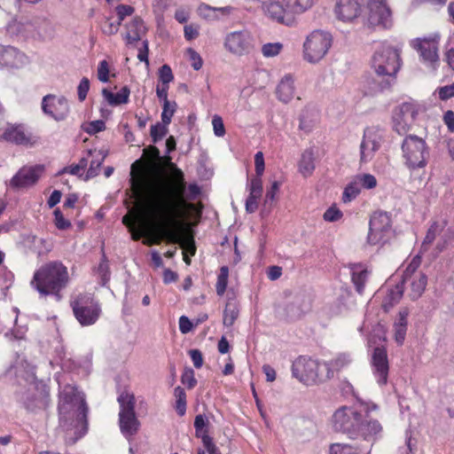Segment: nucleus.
<instances>
[{
    "label": "nucleus",
    "instance_id": "53",
    "mask_svg": "<svg viewBox=\"0 0 454 454\" xmlns=\"http://www.w3.org/2000/svg\"><path fill=\"white\" fill-rule=\"evenodd\" d=\"M53 215L55 217V225L59 230H67L71 226V223L65 219L62 212L59 208L54 210Z\"/></svg>",
    "mask_w": 454,
    "mask_h": 454
},
{
    "label": "nucleus",
    "instance_id": "59",
    "mask_svg": "<svg viewBox=\"0 0 454 454\" xmlns=\"http://www.w3.org/2000/svg\"><path fill=\"white\" fill-rule=\"evenodd\" d=\"M214 133L216 137H223L225 134V129L222 118L215 115L212 120Z\"/></svg>",
    "mask_w": 454,
    "mask_h": 454
},
{
    "label": "nucleus",
    "instance_id": "8",
    "mask_svg": "<svg viewBox=\"0 0 454 454\" xmlns=\"http://www.w3.org/2000/svg\"><path fill=\"white\" fill-rule=\"evenodd\" d=\"M120 404L119 427L121 433L127 438L134 436L139 430L140 422L135 412V396L132 393L122 392L118 396Z\"/></svg>",
    "mask_w": 454,
    "mask_h": 454
},
{
    "label": "nucleus",
    "instance_id": "45",
    "mask_svg": "<svg viewBox=\"0 0 454 454\" xmlns=\"http://www.w3.org/2000/svg\"><path fill=\"white\" fill-rule=\"evenodd\" d=\"M357 182H359V185L361 188L364 189H373L377 186V179L373 175L371 174H362L356 176Z\"/></svg>",
    "mask_w": 454,
    "mask_h": 454
},
{
    "label": "nucleus",
    "instance_id": "17",
    "mask_svg": "<svg viewBox=\"0 0 454 454\" xmlns=\"http://www.w3.org/2000/svg\"><path fill=\"white\" fill-rule=\"evenodd\" d=\"M43 171V167L41 165L24 166L6 183V185L13 191L27 189L38 182Z\"/></svg>",
    "mask_w": 454,
    "mask_h": 454
},
{
    "label": "nucleus",
    "instance_id": "52",
    "mask_svg": "<svg viewBox=\"0 0 454 454\" xmlns=\"http://www.w3.org/2000/svg\"><path fill=\"white\" fill-rule=\"evenodd\" d=\"M159 79L164 85H168L174 80V75L169 66L163 65L159 70Z\"/></svg>",
    "mask_w": 454,
    "mask_h": 454
},
{
    "label": "nucleus",
    "instance_id": "23",
    "mask_svg": "<svg viewBox=\"0 0 454 454\" xmlns=\"http://www.w3.org/2000/svg\"><path fill=\"white\" fill-rule=\"evenodd\" d=\"M372 373L379 385L383 386L387 382L389 371L387 353L384 347H377L372 355Z\"/></svg>",
    "mask_w": 454,
    "mask_h": 454
},
{
    "label": "nucleus",
    "instance_id": "25",
    "mask_svg": "<svg viewBox=\"0 0 454 454\" xmlns=\"http://www.w3.org/2000/svg\"><path fill=\"white\" fill-rule=\"evenodd\" d=\"M27 62V57L16 48L0 45V67L20 68Z\"/></svg>",
    "mask_w": 454,
    "mask_h": 454
},
{
    "label": "nucleus",
    "instance_id": "46",
    "mask_svg": "<svg viewBox=\"0 0 454 454\" xmlns=\"http://www.w3.org/2000/svg\"><path fill=\"white\" fill-rule=\"evenodd\" d=\"M121 24L119 20H112L110 18H106L101 24V30L105 35H114L118 32Z\"/></svg>",
    "mask_w": 454,
    "mask_h": 454
},
{
    "label": "nucleus",
    "instance_id": "37",
    "mask_svg": "<svg viewBox=\"0 0 454 454\" xmlns=\"http://www.w3.org/2000/svg\"><path fill=\"white\" fill-rule=\"evenodd\" d=\"M282 2L288 6L294 16L304 12L314 4V0H282Z\"/></svg>",
    "mask_w": 454,
    "mask_h": 454
},
{
    "label": "nucleus",
    "instance_id": "50",
    "mask_svg": "<svg viewBox=\"0 0 454 454\" xmlns=\"http://www.w3.org/2000/svg\"><path fill=\"white\" fill-rule=\"evenodd\" d=\"M198 14L207 20H217L215 7H211L207 4H200L198 8Z\"/></svg>",
    "mask_w": 454,
    "mask_h": 454
},
{
    "label": "nucleus",
    "instance_id": "21",
    "mask_svg": "<svg viewBox=\"0 0 454 454\" xmlns=\"http://www.w3.org/2000/svg\"><path fill=\"white\" fill-rule=\"evenodd\" d=\"M264 14L273 21L286 26L294 23V16L282 0H268L262 4Z\"/></svg>",
    "mask_w": 454,
    "mask_h": 454
},
{
    "label": "nucleus",
    "instance_id": "27",
    "mask_svg": "<svg viewBox=\"0 0 454 454\" xmlns=\"http://www.w3.org/2000/svg\"><path fill=\"white\" fill-rule=\"evenodd\" d=\"M446 225L447 221L445 219L433 221L421 244L419 254H424L428 251L430 246L435 240L436 237L443 231Z\"/></svg>",
    "mask_w": 454,
    "mask_h": 454
},
{
    "label": "nucleus",
    "instance_id": "7",
    "mask_svg": "<svg viewBox=\"0 0 454 454\" xmlns=\"http://www.w3.org/2000/svg\"><path fill=\"white\" fill-rule=\"evenodd\" d=\"M70 305L74 317L82 326L96 324L102 313L99 301L90 293L77 294Z\"/></svg>",
    "mask_w": 454,
    "mask_h": 454
},
{
    "label": "nucleus",
    "instance_id": "55",
    "mask_svg": "<svg viewBox=\"0 0 454 454\" xmlns=\"http://www.w3.org/2000/svg\"><path fill=\"white\" fill-rule=\"evenodd\" d=\"M98 78L102 82H107L109 81V65L106 60L99 62L98 67Z\"/></svg>",
    "mask_w": 454,
    "mask_h": 454
},
{
    "label": "nucleus",
    "instance_id": "12",
    "mask_svg": "<svg viewBox=\"0 0 454 454\" xmlns=\"http://www.w3.org/2000/svg\"><path fill=\"white\" fill-rule=\"evenodd\" d=\"M419 114V106L414 102H404L397 106L392 115L393 129L401 136L406 135Z\"/></svg>",
    "mask_w": 454,
    "mask_h": 454
},
{
    "label": "nucleus",
    "instance_id": "49",
    "mask_svg": "<svg viewBox=\"0 0 454 454\" xmlns=\"http://www.w3.org/2000/svg\"><path fill=\"white\" fill-rule=\"evenodd\" d=\"M168 125H165L163 122H157L156 124L151 127V137L153 138V143H157L159 140L162 139V137L168 132Z\"/></svg>",
    "mask_w": 454,
    "mask_h": 454
},
{
    "label": "nucleus",
    "instance_id": "18",
    "mask_svg": "<svg viewBox=\"0 0 454 454\" xmlns=\"http://www.w3.org/2000/svg\"><path fill=\"white\" fill-rule=\"evenodd\" d=\"M368 7V23L372 27H389L392 25L391 11L387 0H370Z\"/></svg>",
    "mask_w": 454,
    "mask_h": 454
},
{
    "label": "nucleus",
    "instance_id": "64",
    "mask_svg": "<svg viewBox=\"0 0 454 454\" xmlns=\"http://www.w3.org/2000/svg\"><path fill=\"white\" fill-rule=\"evenodd\" d=\"M439 98L442 100H447L454 96V83L447 86L441 87L438 90Z\"/></svg>",
    "mask_w": 454,
    "mask_h": 454
},
{
    "label": "nucleus",
    "instance_id": "62",
    "mask_svg": "<svg viewBox=\"0 0 454 454\" xmlns=\"http://www.w3.org/2000/svg\"><path fill=\"white\" fill-rule=\"evenodd\" d=\"M341 215H342V214L338 208L332 207H329L325 212L324 219L326 222H335V221L339 220L341 217Z\"/></svg>",
    "mask_w": 454,
    "mask_h": 454
},
{
    "label": "nucleus",
    "instance_id": "26",
    "mask_svg": "<svg viewBox=\"0 0 454 454\" xmlns=\"http://www.w3.org/2000/svg\"><path fill=\"white\" fill-rule=\"evenodd\" d=\"M24 27L23 31L26 33L36 32L40 38L45 39L52 36L53 27L50 21L44 19H35L27 20L21 24Z\"/></svg>",
    "mask_w": 454,
    "mask_h": 454
},
{
    "label": "nucleus",
    "instance_id": "28",
    "mask_svg": "<svg viewBox=\"0 0 454 454\" xmlns=\"http://www.w3.org/2000/svg\"><path fill=\"white\" fill-rule=\"evenodd\" d=\"M406 283L410 285L408 295L415 301L423 294L427 285V277L425 273H417L415 276L407 278Z\"/></svg>",
    "mask_w": 454,
    "mask_h": 454
},
{
    "label": "nucleus",
    "instance_id": "61",
    "mask_svg": "<svg viewBox=\"0 0 454 454\" xmlns=\"http://www.w3.org/2000/svg\"><path fill=\"white\" fill-rule=\"evenodd\" d=\"M394 338L397 345L402 346L404 342L407 328L403 326L393 325Z\"/></svg>",
    "mask_w": 454,
    "mask_h": 454
},
{
    "label": "nucleus",
    "instance_id": "19",
    "mask_svg": "<svg viewBox=\"0 0 454 454\" xmlns=\"http://www.w3.org/2000/svg\"><path fill=\"white\" fill-rule=\"evenodd\" d=\"M42 110L45 114L55 121H61L68 116L70 107L65 97H57L52 94H48L43 98Z\"/></svg>",
    "mask_w": 454,
    "mask_h": 454
},
{
    "label": "nucleus",
    "instance_id": "24",
    "mask_svg": "<svg viewBox=\"0 0 454 454\" xmlns=\"http://www.w3.org/2000/svg\"><path fill=\"white\" fill-rule=\"evenodd\" d=\"M363 4L364 0H339L335 7L336 15L342 21H352L361 13Z\"/></svg>",
    "mask_w": 454,
    "mask_h": 454
},
{
    "label": "nucleus",
    "instance_id": "29",
    "mask_svg": "<svg viewBox=\"0 0 454 454\" xmlns=\"http://www.w3.org/2000/svg\"><path fill=\"white\" fill-rule=\"evenodd\" d=\"M125 39L128 43L139 41L145 32V27L139 17L132 19L131 22L126 25Z\"/></svg>",
    "mask_w": 454,
    "mask_h": 454
},
{
    "label": "nucleus",
    "instance_id": "5",
    "mask_svg": "<svg viewBox=\"0 0 454 454\" xmlns=\"http://www.w3.org/2000/svg\"><path fill=\"white\" fill-rule=\"evenodd\" d=\"M59 426L65 430L82 426L83 433L75 438H81L86 432L88 407L82 393L72 385H66L59 392Z\"/></svg>",
    "mask_w": 454,
    "mask_h": 454
},
{
    "label": "nucleus",
    "instance_id": "41",
    "mask_svg": "<svg viewBox=\"0 0 454 454\" xmlns=\"http://www.w3.org/2000/svg\"><path fill=\"white\" fill-rule=\"evenodd\" d=\"M228 278H229V269L227 266H223L220 269V272L217 277V281L215 285L216 294L220 296H222L227 287L228 284Z\"/></svg>",
    "mask_w": 454,
    "mask_h": 454
},
{
    "label": "nucleus",
    "instance_id": "1",
    "mask_svg": "<svg viewBox=\"0 0 454 454\" xmlns=\"http://www.w3.org/2000/svg\"><path fill=\"white\" fill-rule=\"evenodd\" d=\"M186 183L181 169L176 168V184L169 185L159 182L154 184L151 190L153 207L158 223L143 221L145 228L154 233L153 244L159 245L162 240L179 244L182 248L194 255L196 247L193 237L188 233L179 218L184 216V209L187 207L185 202Z\"/></svg>",
    "mask_w": 454,
    "mask_h": 454
},
{
    "label": "nucleus",
    "instance_id": "15",
    "mask_svg": "<svg viewBox=\"0 0 454 454\" xmlns=\"http://www.w3.org/2000/svg\"><path fill=\"white\" fill-rule=\"evenodd\" d=\"M320 366L323 364L317 360L300 356L293 363L292 374L303 384L311 385L318 380Z\"/></svg>",
    "mask_w": 454,
    "mask_h": 454
},
{
    "label": "nucleus",
    "instance_id": "11",
    "mask_svg": "<svg viewBox=\"0 0 454 454\" xmlns=\"http://www.w3.org/2000/svg\"><path fill=\"white\" fill-rule=\"evenodd\" d=\"M362 413V411H358L351 406L340 407L332 418L333 429L336 432L346 434L351 439L356 432V428L361 419Z\"/></svg>",
    "mask_w": 454,
    "mask_h": 454
},
{
    "label": "nucleus",
    "instance_id": "14",
    "mask_svg": "<svg viewBox=\"0 0 454 454\" xmlns=\"http://www.w3.org/2000/svg\"><path fill=\"white\" fill-rule=\"evenodd\" d=\"M384 130L379 127H370L364 129L360 144L361 163H367L372 160L384 140Z\"/></svg>",
    "mask_w": 454,
    "mask_h": 454
},
{
    "label": "nucleus",
    "instance_id": "35",
    "mask_svg": "<svg viewBox=\"0 0 454 454\" xmlns=\"http://www.w3.org/2000/svg\"><path fill=\"white\" fill-rule=\"evenodd\" d=\"M369 274V271L360 265H356L352 268V282L355 285L356 292L360 294L364 293Z\"/></svg>",
    "mask_w": 454,
    "mask_h": 454
},
{
    "label": "nucleus",
    "instance_id": "48",
    "mask_svg": "<svg viewBox=\"0 0 454 454\" xmlns=\"http://www.w3.org/2000/svg\"><path fill=\"white\" fill-rule=\"evenodd\" d=\"M330 454H359L356 448L349 444L333 443L330 447Z\"/></svg>",
    "mask_w": 454,
    "mask_h": 454
},
{
    "label": "nucleus",
    "instance_id": "57",
    "mask_svg": "<svg viewBox=\"0 0 454 454\" xmlns=\"http://www.w3.org/2000/svg\"><path fill=\"white\" fill-rule=\"evenodd\" d=\"M89 90L90 81L88 78L83 77L77 87V94L80 101H83L86 98Z\"/></svg>",
    "mask_w": 454,
    "mask_h": 454
},
{
    "label": "nucleus",
    "instance_id": "39",
    "mask_svg": "<svg viewBox=\"0 0 454 454\" xmlns=\"http://www.w3.org/2000/svg\"><path fill=\"white\" fill-rule=\"evenodd\" d=\"M239 317V309L234 302H228L223 312V325L231 327Z\"/></svg>",
    "mask_w": 454,
    "mask_h": 454
},
{
    "label": "nucleus",
    "instance_id": "6",
    "mask_svg": "<svg viewBox=\"0 0 454 454\" xmlns=\"http://www.w3.org/2000/svg\"><path fill=\"white\" fill-rule=\"evenodd\" d=\"M401 149L403 163L409 169L424 168L427 165L430 149L424 138L417 135H406Z\"/></svg>",
    "mask_w": 454,
    "mask_h": 454
},
{
    "label": "nucleus",
    "instance_id": "56",
    "mask_svg": "<svg viewBox=\"0 0 454 454\" xmlns=\"http://www.w3.org/2000/svg\"><path fill=\"white\" fill-rule=\"evenodd\" d=\"M144 155L146 156L151 164H156L160 160V151L155 146H149L144 150Z\"/></svg>",
    "mask_w": 454,
    "mask_h": 454
},
{
    "label": "nucleus",
    "instance_id": "42",
    "mask_svg": "<svg viewBox=\"0 0 454 454\" xmlns=\"http://www.w3.org/2000/svg\"><path fill=\"white\" fill-rule=\"evenodd\" d=\"M361 192L359 182L355 178L354 181L349 183L343 192L342 200L344 202H348L354 200Z\"/></svg>",
    "mask_w": 454,
    "mask_h": 454
},
{
    "label": "nucleus",
    "instance_id": "40",
    "mask_svg": "<svg viewBox=\"0 0 454 454\" xmlns=\"http://www.w3.org/2000/svg\"><path fill=\"white\" fill-rule=\"evenodd\" d=\"M176 397V411L179 416H184L186 411V394L181 387H176L174 390Z\"/></svg>",
    "mask_w": 454,
    "mask_h": 454
},
{
    "label": "nucleus",
    "instance_id": "3",
    "mask_svg": "<svg viewBox=\"0 0 454 454\" xmlns=\"http://www.w3.org/2000/svg\"><path fill=\"white\" fill-rule=\"evenodd\" d=\"M400 51L399 48L387 42L377 46L371 59V68L375 77L367 80L371 94L390 88L401 67Z\"/></svg>",
    "mask_w": 454,
    "mask_h": 454
},
{
    "label": "nucleus",
    "instance_id": "36",
    "mask_svg": "<svg viewBox=\"0 0 454 454\" xmlns=\"http://www.w3.org/2000/svg\"><path fill=\"white\" fill-rule=\"evenodd\" d=\"M93 155V159L90 161V168L86 174V180L97 176L99 173L100 167L105 160L106 154L102 152H92L88 151V156Z\"/></svg>",
    "mask_w": 454,
    "mask_h": 454
},
{
    "label": "nucleus",
    "instance_id": "33",
    "mask_svg": "<svg viewBox=\"0 0 454 454\" xmlns=\"http://www.w3.org/2000/svg\"><path fill=\"white\" fill-rule=\"evenodd\" d=\"M315 169V157L314 153L311 149L305 150L299 162L300 173L307 177L312 175Z\"/></svg>",
    "mask_w": 454,
    "mask_h": 454
},
{
    "label": "nucleus",
    "instance_id": "58",
    "mask_svg": "<svg viewBox=\"0 0 454 454\" xmlns=\"http://www.w3.org/2000/svg\"><path fill=\"white\" fill-rule=\"evenodd\" d=\"M115 10L118 16L117 20H119L121 23L126 17L130 16L134 12L133 7L124 4L118 5Z\"/></svg>",
    "mask_w": 454,
    "mask_h": 454
},
{
    "label": "nucleus",
    "instance_id": "32",
    "mask_svg": "<svg viewBox=\"0 0 454 454\" xmlns=\"http://www.w3.org/2000/svg\"><path fill=\"white\" fill-rule=\"evenodd\" d=\"M404 284L402 282L396 284L393 288H389L387 292V294L382 301V308L387 312L394 305L399 302L401 300L403 291H404Z\"/></svg>",
    "mask_w": 454,
    "mask_h": 454
},
{
    "label": "nucleus",
    "instance_id": "16",
    "mask_svg": "<svg viewBox=\"0 0 454 454\" xmlns=\"http://www.w3.org/2000/svg\"><path fill=\"white\" fill-rule=\"evenodd\" d=\"M439 35H434L416 38L411 42V46L419 52L421 61L432 68L439 64Z\"/></svg>",
    "mask_w": 454,
    "mask_h": 454
},
{
    "label": "nucleus",
    "instance_id": "47",
    "mask_svg": "<svg viewBox=\"0 0 454 454\" xmlns=\"http://www.w3.org/2000/svg\"><path fill=\"white\" fill-rule=\"evenodd\" d=\"M283 48L280 43H268L262 45V53L266 58L277 56Z\"/></svg>",
    "mask_w": 454,
    "mask_h": 454
},
{
    "label": "nucleus",
    "instance_id": "22",
    "mask_svg": "<svg viewBox=\"0 0 454 454\" xmlns=\"http://www.w3.org/2000/svg\"><path fill=\"white\" fill-rule=\"evenodd\" d=\"M0 140L23 146H32L35 143L32 133L23 124H7L0 135Z\"/></svg>",
    "mask_w": 454,
    "mask_h": 454
},
{
    "label": "nucleus",
    "instance_id": "13",
    "mask_svg": "<svg viewBox=\"0 0 454 454\" xmlns=\"http://www.w3.org/2000/svg\"><path fill=\"white\" fill-rule=\"evenodd\" d=\"M224 49L232 55L244 56L254 49V38L247 29L228 33L224 37Z\"/></svg>",
    "mask_w": 454,
    "mask_h": 454
},
{
    "label": "nucleus",
    "instance_id": "30",
    "mask_svg": "<svg viewBox=\"0 0 454 454\" xmlns=\"http://www.w3.org/2000/svg\"><path fill=\"white\" fill-rule=\"evenodd\" d=\"M276 92L280 101L288 103L294 95V82L293 77L291 75H286L278 83Z\"/></svg>",
    "mask_w": 454,
    "mask_h": 454
},
{
    "label": "nucleus",
    "instance_id": "10",
    "mask_svg": "<svg viewBox=\"0 0 454 454\" xmlns=\"http://www.w3.org/2000/svg\"><path fill=\"white\" fill-rule=\"evenodd\" d=\"M391 235V220L386 212H375L369 224L367 243L370 246L384 245Z\"/></svg>",
    "mask_w": 454,
    "mask_h": 454
},
{
    "label": "nucleus",
    "instance_id": "63",
    "mask_svg": "<svg viewBox=\"0 0 454 454\" xmlns=\"http://www.w3.org/2000/svg\"><path fill=\"white\" fill-rule=\"evenodd\" d=\"M280 188V183L278 182V181H274L272 184H271V186L270 188L267 191L266 194H265V203L268 204V203H272L273 200H275V196L277 194V192H278Z\"/></svg>",
    "mask_w": 454,
    "mask_h": 454
},
{
    "label": "nucleus",
    "instance_id": "34",
    "mask_svg": "<svg viewBox=\"0 0 454 454\" xmlns=\"http://www.w3.org/2000/svg\"><path fill=\"white\" fill-rule=\"evenodd\" d=\"M353 359L350 354L348 353H340L337 355L333 359L329 361L328 363L323 364V366L330 371L339 372L347 366H348L352 363Z\"/></svg>",
    "mask_w": 454,
    "mask_h": 454
},
{
    "label": "nucleus",
    "instance_id": "43",
    "mask_svg": "<svg viewBox=\"0 0 454 454\" xmlns=\"http://www.w3.org/2000/svg\"><path fill=\"white\" fill-rule=\"evenodd\" d=\"M176 103L175 101L170 102L169 100H166L163 103V109L161 113V121L165 125H168L171 122V118L176 111Z\"/></svg>",
    "mask_w": 454,
    "mask_h": 454
},
{
    "label": "nucleus",
    "instance_id": "31",
    "mask_svg": "<svg viewBox=\"0 0 454 454\" xmlns=\"http://www.w3.org/2000/svg\"><path fill=\"white\" fill-rule=\"evenodd\" d=\"M102 95L110 106H120L129 102L130 90L128 86H123L119 92L114 94L107 89H103Z\"/></svg>",
    "mask_w": 454,
    "mask_h": 454
},
{
    "label": "nucleus",
    "instance_id": "54",
    "mask_svg": "<svg viewBox=\"0 0 454 454\" xmlns=\"http://www.w3.org/2000/svg\"><path fill=\"white\" fill-rule=\"evenodd\" d=\"M181 381L184 385L187 386L188 388H192L197 384V380L194 377V372L192 369H186L181 376Z\"/></svg>",
    "mask_w": 454,
    "mask_h": 454
},
{
    "label": "nucleus",
    "instance_id": "51",
    "mask_svg": "<svg viewBox=\"0 0 454 454\" xmlns=\"http://www.w3.org/2000/svg\"><path fill=\"white\" fill-rule=\"evenodd\" d=\"M249 193L261 197L262 192V181L261 176H255L250 180L248 184Z\"/></svg>",
    "mask_w": 454,
    "mask_h": 454
},
{
    "label": "nucleus",
    "instance_id": "44",
    "mask_svg": "<svg viewBox=\"0 0 454 454\" xmlns=\"http://www.w3.org/2000/svg\"><path fill=\"white\" fill-rule=\"evenodd\" d=\"M207 425V419L204 415L199 414L195 417L194 420V427L196 432V436L201 438L203 442V437L209 436L207 430H205V427Z\"/></svg>",
    "mask_w": 454,
    "mask_h": 454
},
{
    "label": "nucleus",
    "instance_id": "20",
    "mask_svg": "<svg viewBox=\"0 0 454 454\" xmlns=\"http://www.w3.org/2000/svg\"><path fill=\"white\" fill-rule=\"evenodd\" d=\"M356 431L351 439L361 438L367 442H374L380 437L382 426L377 419H372L368 411H365L362 413Z\"/></svg>",
    "mask_w": 454,
    "mask_h": 454
},
{
    "label": "nucleus",
    "instance_id": "4",
    "mask_svg": "<svg viewBox=\"0 0 454 454\" xmlns=\"http://www.w3.org/2000/svg\"><path fill=\"white\" fill-rule=\"evenodd\" d=\"M70 281L67 268L59 261L49 262L42 265L34 273L30 286L40 296H52L61 301L62 292Z\"/></svg>",
    "mask_w": 454,
    "mask_h": 454
},
{
    "label": "nucleus",
    "instance_id": "60",
    "mask_svg": "<svg viewBox=\"0 0 454 454\" xmlns=\"http://www.w3.org/2000/svg\"><path fill=\"white\" fill-rule=\"evenodd\" d=\"M188 55H189L190 60L192 62L191 63L192 67L195 70H200L202 67V64H203L202 59L200 56V54L196 51H194L192 49H189Z\"/></svg>",
    "mask_w": 454,
    "mask_h": 454
},
{
    "label": "nucleus",
    "instance_id": "2",
    "mask_svg": "<svg viewBox=\"0 0 454 454\" xmlns=\"http://www.w3.org/2000/svg\"><path fill=\"white\" fill-rule=\"evenodd\" d=\"M174 168L171 177L163 176H156L153 178L144 182L141 177H132L131 186L133 192L136 194L137 200L141 202V208L139 210L132 211L122 217V223L129 229L134 240H138L142 236H145L146 239L144 241L146 245H153L154 241V233L145 228L143 221L149 223H158V216H156L153 207V199L151 197V190L154 184L162 182L169 185L176 184V168L174 164L171 163Z\"/></svg>",
    "mask_w": 454,
    "mask_h": 454
},
{
    "label": "nucleus",
    "instance_id": "38",
    "mask_svg": "<svg viewBox=\"0 0 454 454\" xmlns=\"http://www.w3.org/2000/svg\"><path fill=\"white\" fill-rule=\"evenodd\" d=\"M421 264V256L420 254H417L412 258L410 263L407 265L405 270L403 271L402 283L406 284L407 278L415 276L417 273H423L422 271H419L418 269Z\"/></svg>",
    "mask_w": 454,
    "mask_h": 454
},
{
    "label": "nucleus",
    "instance_id": "9",
    "mask_svg": "<svg viewBox=\"0 0 454 454\" xmlns=\"http://www.w3.org/2000/svg\"><path fill=\"white\" fill-rule=\"evenodd\" d=\"M332 44V36L329 33L315 30L306 39L304 59L310 63H317L327 53Z\"/></svg>",
    "mask_w": 454,
    "mask_h": 454
}]
</instances>
